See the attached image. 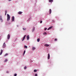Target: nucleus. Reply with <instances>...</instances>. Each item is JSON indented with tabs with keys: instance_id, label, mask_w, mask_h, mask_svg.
<instances>
[{
	"instance_id": "18",
	"label": "nucleus",
	"mask_w": 76,
	"mask_h": 76,
	"mask_svg": "<svg viewBox=\"0 0 76 76\" xmlns=\"http://www.w3.org/2000/svg\"><path fill=\"white\" fill-rule=\"evenodd\" d=\"M35 31V27L33 28V29L32 30V32H34Z\"/></svg>"
},
{
	"instance_id": "13",
	"label": "nucleus",
	"mask_w": 76,
	"mask_h": 76,
	"mask_svg": "<svg viewBox=\"0 0 76 76\" xmlns=\"http://www.w3.org/2000/svg\"><path fill=\"white\" fill-rule=\"evenodd\" d=\"M52 28V27H49L48 29V30H50V29H51Z\"/></svg>"
},
{
	"instance_id": "3",
	"label": "nucleus",
	"mask_w": 76,
	"mask_h": 76,
	"mask_svg": "<svg viewBox=\"0 0 76 76\" xmlns=\"http://www.w3.org/2000/svg\"><path fill=\"white\" fill-rule=\"evenodd\" d=\"M15 19V17L14 16H13L12 17V22H13L14 21V20Z\"/></svg>"
},
{
	"instance_id": "10",
	"label": "nucleus",
	"mask_w": 76,
	"mask_h": 76,
	"mask_svg": "<svg viewBox=\"0 0 76 76\" xmlns=\"http://www.w3.org/2000/svg\"><path fill=\"white\" fill-rule=\"evenodd\" d=\"M45 47H48V46H50V45L47 44H45Z\"/></svg>"
},
{
	"instance_id": "6",
	"label": "nucleus",
	"mask_w": 76,
	"mask_h": 76,
	"mask_svg": "<svg viewBox=\"0 0 76 76\" xmlns=\"http://www.w3.org/2000/svg\"><path fill=\"white\" fill-rule=\"evenodd\" d=\"M22 13H23V12H22L19 11L18 12V14H19V15H21V14H22Z\"/></svg>"
},
{
	"instance_id": "27",
	"label": "nucleus",
	"mask_w": 76,
	"mask_h": 76,
	"mask_svg": "<svg viewBox=\"0 0 76 76\" xmlns=\"http://www.w3.org/2000/svg\"><path fill=\"white\" fill-rule=\"evenodd\" d=\"M14 76H17V74H15L14 75Z\"/></svg>"
},
{
	"instance_id": "4",
	"label": "nucleus",
	"mask_w": 76,
	"mask_h": 76,
	"mask_svg": "<svg viewBox=\"0 0 76 76\" xmlns=\"http://www.w3.org/2000/svg\"><path fill=\"white\" fill-rule=\"evenodd\" d=\"M3 48H5V47H6V43H5V42H4L3 44Z\"/></svg>"
},
{
	"instance_id": "9",
	"label": "nucleus",
	"mask_w": 76,
	"mask_h": 76,
	"mask_svg": "<svg viewBox=\"0 0 76 76\" xmlns=\"http://www.w3.org/2000/svg\"><path fill=\"white\" fill-rule=\"evenodd\" d=\"M49 14H51V9H49Z\"/></svg>"
},
{
	"instance_id": "8",
	"label": "nucleus",
	"mask_w": 76,
	"mask_h": 76,
	"mask_svg": "<svg viewBox=\"0 0 76 76\" xmlns=\"http://www.w3.org/2000/svg\"><path fill=\"white\" fill-rule=\"evenodd\" d=\"M48 59H50V53H48Z\"/></svg>"
},
{
	"instance_id": "14",
	"label": "nucleus",
	"mask_w": 76,
	"mask_h": 76,
	"mask_svg": "<svg viewBox=\"0 0 76 76\" xmlns=\"http://www.w3.org/2000/svg\"><path fill=\"white\" fill-rule=\"evenodd\" d=\"M39 41H40V39L39 38H38L37 39V42H39Z\"/></svg>"
},
{
	"instance_id": "1",
	"label": "nucleus",
	"mask_w": 76,
	"mask_h": 76,
	"mask_svg": "<svg viewBox=\"0 0 76 76\" xmlns=\"http://www.w3.org/2000/svg\"><path fill=\"white\" fill-rule=\"evenodd\" d=\"M7 21H9L10 20V15L8 14H7Z\"/></svg>"
},
{
	"instance_id": "25",
	"label": "nucleus",
	"mask_w": 76,
	"mask_h": 76,
	"mask_svg": "<svg viewBox=\"0 0 76 76\" xmlns=\"http://www.w3.org/2000/svg\"><path fill=\"white\" fill-rule=\"evenodd\" d=\"M24 69H26V66H25L24 68Z\"/></svg>"
},
{
	"instance_id": "24",
	"label": "nucleus",
	"mask_w": 76,
	"mask_h": 76,
	"mask_svg": "<svg viewBox=\"0 0 76 76\" xmlns=\"http://www.w3.org/2000/svg\"><path fill=\"white\" fill-rule=\"evenodd\" d=\"M54 41H57V39H54Z\"/></svg>"
},
{
	"instance_id": "20",
	"label": "nucleus",
	"mask_w": 76,
	"mask_h": 76,
	"mask_svg": "<svg viewBox=\"0 0 76 76\" xmlns=\"http://www.w3.org/2000/svg\"><path fill=\"white\" fill-rule=\"evenodd\" d=\"M43 35H46L47 34V33L46 32H44L43 33Z\"/></svg>"
},
{
	"instance_id": "34",
	"label": "nucleus",
	"mask_w": 76,
	"mask_h": 76,
	"mask_svg": "<svg viewBox=\"0 0 76 76\" xmlns=\"http://www.w3.org/2000/svg\"><path fill=\"white\" fill-rule=\"evenodd\" d=\"M7 73H9V71L7 72Z\"/></svg>"
},
{
	"instance_id": "26",
	"label": "nucleus",
	"mask_w": 76,
	"mask_h": 76,
	"mask_svg": "<svg viewBox=\"0 0 76 76\" xmlns=\"http://www.w3.org/2000/svg\"><path fill=\"white\" fill-rule=\"evenodd\" d=\"M7 11H6L5 14V16H6V14H7V13H7Z\"/></svg>"
},
{
	"instance_id": "5",
	"label": "nucleus",
	"mask_w": 76,
	"mask_h": 76,
	"mask_svg": "<svg viewBox=\"0 0 76 76\" xmlns=\"http://www.w3.org/2000/svg\"><path fill=\"white\" fill-rule=\"evenodd\" d=\"M26 35H25L23 37V38L22 39V41H23L25 39V37H26Z\"/></svg>"
},
{
	"instance_id": "17",
	"label": "nucleus",
	"mask_w": 76,
	"mask_h": 76,
	"mask_svg": "<svg viewBox=\"0 0 76 76\" xmlns=\"http://www.w3.org/2000/svg\"><path fill=\"white\" fill-rule=\"evenodd\" d=\"M26 52V50H25L24 51V53H23V55H25V52Z\"/></svg>"
},
{
	"instance_id": "30",
	"label": "nucleus",
	"mask_w": 76,
	"mask_h": 76,
	"mask_svg": "<svg viewBox=\"0 0 76 76\" xmlns=\"http://www.w3.org/2000/svg\"><path fill=\"white\" fill-rule=\"evenodd\" d=\"M35 76H38L37 74H35Z\"/></svg>"
},
{
	"instance_id": "11",
	"label": "nucleus",
	"mask_w": 76,
	"mask_h": 76,
	"mask_svg": "<svg viewBox=\"0 0 76 76\" xmlns=\"http://www.w3.org/2000/svg\"><path fill=\"white\" fill-rule=\"evenodd\" d=\"M2 53H3V50H1V52L0 53V55H1L2 54Z\"/></svg>"
},
{
	"instance_id": "19",
	"label": "nucleus",
	"mask_w": 76,
	"mask_h": 76,
	"mask_svg": "<svg viewBox=\"0 0 76 76\" xmlns=\"http://www.w3.org/2000/svg\"><path fill=\"white\" fill-rule=\"evenodd\" d=\"M24 48H28V47L26 45L24 46Z\"/></svg>"
},
{
	"instance_id": "29",
	"label": "nucleus",
	"mask_w": 76,
	"mask_h": 76,
	"mask_svg": "<svg viewBox=\"0 0 76 76\" xmlns=\"http://www.w3.org/2000/svg\"><path fill=\"white\" fill-rule=\"evenodd\" d=\"M40 23H42V21H41L40 22Z\"/></svg>"
},
{
	"instance_id": "35",
	"label": "nucleus",
	"mask_w": 76,
	"mask_h": 76,
	"mask_svg": "<svg viewBox=\"0 0 76 76\" xmlns=\"http://www.w3.org/2000/svg\"><path fill=\"white\" fill-rule=\"evenodd\" d=\"M31 62H32V61H31Z\"/></svg>"
},
{
	"instance_id": "12",
	"label": "nucleus",
	"mask_w": 76,
	"mask_h": 76,
	"mask_svg": "<svg viewBox=\"0 0 76 76\" xmlns=\"http://www.w3.org/2000/svg\"><path fill=\"white\" fill-rule=\"evenodd\" d=\"M49 2H50V3H52L53 1V0H49Z\"/></svg>"
},
{
	"instance_id": "21",
	"label": "nucleus",
	"mask_w": 76,
	"mask_h": 76,
	"mask_svg": "<svg viewBox=\"0 0 76 76\" xmlns=\"http://www.w3.org/2000/svg\"><path fill=\"white\" fill-rule=\"evenodd\" d=\"M34 72H37V69H34Z\"/></svg>"
},
{
	"instance_id": "31",
	"label": "nucleus",
	"mask_w": 76,
	"mask_h": 76,
	"mask_svg": "<svg viewBox=\"0 0 76 76\" xmlns=\"http://www.w3.org/2000/svg\"><path fill=\"white\" fill-rule=\"evenodd\" d=\"M47 28H45V30H47Z\"/></svg>"
},
{
	"instance_id": "7",
	"label": "nucleus",
	"mask_w": 76,
	"mask_h": 76,
	"mask_svg": "<svg viewBox=\"0 0 76 76\" xmlns=\"http://www.w3.org/2000/svg\"><path fill=\"white\" fill-rule=\"evenodd\" d=\"M26 38L27 39V40H28V39H29V35H28L26 36Z\"/></svg>"
},
{
	"instance_id": "2",
	"label": "nucleus",
	"mask_w": 76,
	"mask_h": 76,
	"mask_svg": "<svg viewBox=\"0 0 76 76\" xmlns=\"http://www.w3.org/2000/svg\"><path fill=\"white\" fill-rule=\"evenodd\" d=\"M10 35L9 34H8L7 38V39H10Z\"/></svg>"
},
{
	"instance_id": "23",
	"label": "nucleus",
	"mask_w": 76,
	"mask_h": 76,
	"mask_svg": "<svg viewBox=\"0 0 76 76\" xmlns=\"http://www.w3.org/2000/svg\"><path fill=\"white\" fill-rule=\"evenodd\" d=\"M23 31H25V30H26V28H23Z\"/></svg>"
},
{
	"instance_id": "33",
	"label": "nucleus",
	"mask_w": 76,
	"mask_h": 76,
	"mask_svg": "<svg viewBox=\"0 0 76 76\" xmlns=\"http://www.w3.org/2000/svg\"><path fill=\"white\" fill-rule=\"evenodd\" d=\"M18 26H19L18 25H17V27H18Z\"/></svg>"
},
{
	"instance_id": "15",
	"label": "nucleus",
	"mask_w": 76,
	"mask_h": 76,
	"mask_svg": "<svg viewBox=\"0 0 76 76\" xmlns=\"http://www.w3.org/2000/svg\"><path fill=\"white\" fill-rule=\"evenodd\" d=\"M8 61V60H7V59H6L4 60V62H6V61Z\"/></svg>"
},
{
	"instance_id": "28",
	"label": "nucleus",
	"mask_w": 76,
	"mask_h": 76,
	"mask_svg": "<svg viewBox=\"0 0 76 76\" xmlns=\"http://www.w3.org/2000/svg\"><path fill=\"white\" fill-rule=\"evenodd\" d=\"M33 50H35V48L33 47Z\"/></svg>"
},
{
	"instance_id": "22",
	"label": "nucleus",
	"mask_w": 76,
	"mask_h": 76,
	"mask_svg": "<svg viewBox=\"0 0 76 76\" xmlns=\"http://www.w3.org/2000/svg\"><path fill=\"white\" fill-rule=\"evenodd\" d=\"M8 55V54L7 53L4 55V57H5V56H7Z\"/></svg>"
},
{
	"instance_id": "32",
	"label": "nucleus",
	"mask_w": 76,
	"mask_h": 76,
	"mask_svg": "<svg viewBox=\"0 0 76 76\" xmlns=\"http://www.w3.org/2000/svg\"><path fill=\"white\" fill-rule=\"evenodd\" d=\"M12 0H8V1H10Z\"/></svg>"
},
{
	"instance_id": "16",
	"label": "nucleus",
	"mask_w": 76,
	"mask_h": 76,
	"mask_svg": "<svg viewBox=\"0 0 76 76\" xmlns=\"http://www.w3.org/2000/svg\"><path fill=\"white\" fill-rule=\"evenodd\" d=\"M0 20L1 21V22L3 21V20L2 19V18H0Z\"/></svg>"
}]
</instances>
